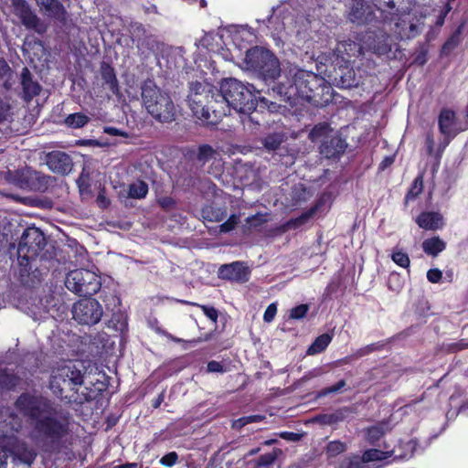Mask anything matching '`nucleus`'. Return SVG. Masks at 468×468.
I'll list each match as a JSON object with an SVG mask.
<instances>
[{
	"label": "nucleus",
	"mask_w": 468,
	"mask_h": 468,
	"mask_svg": "<svg viewBox=\"0 0 468 468\" xmlns=\"http://www.w3.org/2000/svg\"><path fill=\"white\" fill-rule=\"evenodd\" d=\"M46 245V239L37 228H27L24 230L17 247V260L21 266L27 267L35 260Z\"/></svg>",
	"instance_id": "obj_6"
},
{
	"label": "nucleus",
	"mask_w": 468,
	"mask_h": 468,
	"mask_svg": "<svg viewBox=\"0 0 468 468\" xmlns=\"http://www.w3.org/2000/svg\"><path fill=\"white\" fill-rule=\"evenodd\" d=\"M328 452L332 455L338 454L345 451V444L339 441H332L328 445Z\"/></svg>",
	"instance_id": "obj_53"
},
{
	"label": "nucleus",
	"mask_w": 468,
	"mask_h": 468,
	"mask_svg": "<svg viewBox=\"0 0 468 468\" xmlns=\"http://www.w3.org/2000/svg\"><path fill=\"white\" fill-rule=\"evenodd\" d=\"M10 106L7 102L0 100V122L5 121L9 115Z\"/></svg>",
	"instance_id": "obj_56"
},
{
	"label": "nucleus",
	"mask_w": 468,
	"mask_h": 468,
	"mask_svg": "<svg viewBox=\"0 0 468 468\" xmlns=\"http://www.w3.org/2000/svg\"><path fill=\"white\" fill-rule=\"evenodd\" d=\"M331 341L332 335H330L329 334L321 335L309 346L307 354L313 356L323 352L328 346Z\"/></svg>",
	"instance_id": "obj_29"
},
{
	"label": "nucleus",
	"mask_w": 468,
	"mask_h": 468,
	"mask_svg": "<svg viewBox=\"0 0 468 468\" xmlns=\"http://www.w3.org/2000/svg\"><path fill=\"white\" fill-rule=\"evenodd\" d=\"M12 5L14 7L15 15L18 16L19 19L31 11L30 6L25 0H12Z\"/></svg>",
	"instance_id": "obj_39"
},
{
	"label": "nucleus",
	"mask_w": 468,
	"mask_h": 468,
	"mask_svg": "<svg viewBox=\"0 0 468 468\" xmlns=\"http://www.w3.org/2000/svg\"><path fill=\"white\" fill-rule=\"evenodd\" d=\"M385 433L383 426H374L368 429L367 436L371 441L378 440Z\"/></svg>",
	"instance_id": "obj_46"
},
{
	"label": "nucleus",
	"mask_w": 468,
	"mask_h": 468,
	"mask_svg": "<svg viewBox=\"0 0 468 468\" xmlns=\"http://www.w3.org/2000/svg\"><path fill=\"white\" fill-rule=\"evenodd\" d=\"M261 217H262L261 215L252 216L251 218H248L247 222L250 225L256 227L258 224H260V222H262L265 220V219H262Z\"/></svg>",
	"instance_id": "obj_64"
},
{
	"label": "nucleus",
	"mask_w": 468,
	"mask_h": 468,
	"mask_svg": "<svg viewBox=\"0 0 468 468\" xmlns=\"http://www.w3.org/2000/svg\"><path fill=\"white\" fill-rule=\"evenodd\" d=\"M445 247V242L439 237L427 239L422 242V249L424 252L433 257L437 256L440 252L444 250Z\"/></svg>",
	"instance_id": "obj_27"
},
{
	"label": "nucleus",
	"mask_w": 468,
	"mask_h": 468,
	"mask_svg": "<svg viewBox=\"0 0 468 468\" xmlns=\"http://www.w3.org/2000/svg\"><path fill=\"white\" fill-rule=\"evenodd\" d=\"M65 285L77 294L92 295L100 290L101 283L95 272L87 269H77L67 274Z\"/></svg>",
	"instance_id": "obj_8"
},
{
	"label": "nucleus",
	"mask_w": 468,
	"mask_h": 468,
	"mask_svg": "<svg viewBox=\"0 0 468 468\" xmlns=\"http://www.w3.org/2000/svg\"><path fill=\"white\" fill-rule=\"evenodd\" d=\"M385 20L394 21V32L401 39L420 35L427 16L423 7L416 6L415 0H373Z\"/></svg>",
	"instance_id": "obj_3"
},
{
	"label": "nucleus",
	"mask_w": 468,
	"mask_h": 468,
	"mask_svg": "<svg viewBox=\"0 0 468 468\" xmlns=\"http://www.w3.org/2000/svg\"><path fill=\"white\" fill-rule=\"evenodd\" d=\"M331 133H332V130L327 123H320L318 125H315L313 128V130L309 133V138L313 142H316L319 140H323V142H324L326 139H329L330 136L333 135V134H331Z\"/></svg>",
	"instance_id": "obj_30"
},
{
	"label": "nucleus",
	"mask_w": 468,
	"mask_h": 468,
	"mask_svg": "<svg viewBox=\"0 0 468 468\" xmlns=\"http://www.w3.org/2000/svg\"><path fill=\"white\" fill-rule=\"evenodd\" d=\"M264 420V416L262 415H250L239 418L233 422V428L241 429L247 424L253 422H260Z\"/></svg>",
	"instance_id": "obj_40"
},
{
	"label": "nucleus",
	"mask_w": 468,
	"mask_h": 468,
	"mask_svg": "<svg viewBox=\"0 0 468 468\" xmlns=\"http://www.w3.org/2000/svg\"><path fill=\"white\" fill-rule=\"evenodd\" d=\"M158 203L163 208H165V209H170V208L174 207V206H175L174 199L169 197H164L159 198Z\"/></svg>",
	"instance_id": "obj_59"
},
{
	"label": "nucleus",
	"mask_w": 468,
	"mask_h": 468,
	"mask_svg": "<svg viewBox=\"0 0 468 468\" xmlns=\"http://www.w3.org/2000/svg\"><path fill=\"white\" fill-rule=\"evenodd\" d=\"M252 37L253 34L250 30L242 28L233 36V42L237 46L239 40L247 39L250 41Z\"/></svg>",
	"instance_id": "obj_49"
},
{
	"label": "nucleus",
	"mask_w": 468,
	"mask_h": 468,
	"mask_svg": "<svg viewBox=\"0 0 468 468\" xmlns=\"http://www.w3.org/2000/svg\"><path fill=\"white\" fill-rule=\"evenodd\" d=\"M208 85L192 82L187 96L188 105L193 114L203 123L214 124L223 116L230 114L231 110L250 115L256 109L257 97L252 86L246 85L236 79H227L220 85V91L211 92ZM253 117L242 120L244 125L253 122Z\"/></svg>",
	"instance_id": "obj_1"
},
{
	"label": "nucleus",
	"mask_w": 468,
	"mask_h": 468,
	"mask_svg": "<svg viewBox=\"0 0 468 468\" xmlns=\"http://www.w3.org/2000/svg\"><path fill=\"white\" fill-rule=\"evenodd\" d=\"M21 83L24 92L28 98L37 95L40 91L39 85L31 80V74L28 69L24 68L21 73Z\"/></svg>",
	"instance_id": "obj_24"
},
{
	"label": "nucleus",
	"mask_w": 468,
	"mask_h": 468,
	"mask_svg": "<svg viewBox=\"0 0 468 468\" xmlns=\"http://www.w3.org/2000/svg\"><path fill=\"white\" fill-rule=\"evenodd\" d=\"M422 187H423L422 177L418 176L413 181L412 186L410 187L409 193L407 194V197H406L407 200L415 198L417 196H419L422 191Z\"/></svg>",
	"instance_id": "obj_42"
},
{
	"label": "nucleus",
	"mask_w": 468,
	"mask_h": 468,
	"mask_svg": "<svg viewBox=\"0 0 468 468\" xmlns=\"http://www.w3.org/2000/svg\"><path fill=\"white\" fill-rule=\"evenodd\" d=\"M391 452H382L377 449H370L366 451L362 455V461L364 463H369L373 461H381L390 457Z\"/></svg>",
	"instance_id": "obj_33"
},
{
	"label": "nucleus",
	"mask_w": 468,
	"mask_h": 468,
	"mask_svg": "<svg viewBox=\"0 0 468 468\" xmlns=\"http://www.w3.org/2000/svg\"><path fill=\"white\" fill-rule=\"evenodd\" d=\"M441 277H442V273L438 269H431L427 272V279L429 282H431L432 283H436V282H440Z\"/></svg>",
	"instance_id": "obj_55"
},
{
	"label": "nucleus",
	"mask_w": 468,
	"mask_h": 468,
	"mask_svg": "<svg viewBox=\"0 0 468 468\" xmlns=\"http://www.w3.org/2000/svg\"><path fill=\"white\" fill-rule=\"evenodd\" d=\"M5 422H6V426H10L12 431H17L21 428V422L16 416L10 415L8 422L7 420H5Z\"/></svg>",
	"instance_id": "obj_57"
},
{
	"label": "nucleus",
	"mask_w": 468,
	"mask_h": 468,
	"mask_svg": "<svg viewBox=\"0 0 468 468\" xmlns=\"http://www.w3.org/2000/svg\"><path fill=\"white\" fill-rule=\"evenodd\" d=\"M141 95L144 106L155 120L162 122L175 120L176 110L172 99L153 80H147L144 82Z\"/></svg>",
	"instance_id": "obj_4"
},
{
	"label": "nucleus",
	"mask_w": 468,
	"mask_h": 468,
	"mask_svg": "<svg viewBox=\"0 0 468 468\" xmlns=\"http://www.w3.org/2000/svg\"><path fill=\"white\" fill-rule=\"evenodd\" d=\"M346 147V142L336 134L323 142L320 153L326 158H333L344 153Z\"/></svg>",
	"instance_id": "obj_17"
},
{
	"label": "nucleus",
	"mask_w": 468,
	"mask_h": 468,
	"mask_svg": "<svg viewBox=\"0 0 468 468\" xmlns=\"http://www.w3.org/2000/svg\"><path fill=\"white\" fill-rule=\"evenodd\" d=\"M47 165L54 173L66 175L72 169V161L69 154L63 152H52L47 156Z\"/></svg>",
	"instance_id": "obj_15"
},
{
	"label": "nucleus",
	"mask_w": 468,
	"mask_h": 468,
	"mask_svg": "<svg viewBox=\"0 0 468 468\" xmlns=\"http://www.w3.org/2000/svg\"><path fill=\"white\" fill-rule=\"evenodd\" d=\"M315 212V208L311 209L310 211L303 214L301 217L297 218L294 220L288 222L289 227L297 228L303 224H304Z\"/></svg>",
	"instance_id": "obj_45"
},
{
	"label": "nucleus",
	"mask_w": 468,
	"mask_h": 468,
	"mask_svg": "<svg viewBox=\"0 0 468 468\" xmlns=\"http://www.w3.org/2000/svg\"><path fill=\"white\" fill-rule=\"evenodd\" d=\"M239 222V218L236 215H232L229 217V218L223 224L220 225V231L221 232H229L232 230L235 226Z\"/></svg>",
	"instance_id": "obj_48"
},
{
	"label": "nucleus",
	"mask_w": 468,
	"mask_h": 468,
	"mask_svg": "<svg viewBox=\"0 0 468 468\" xmlns=\"http://www.w3.org/2000/svg\"><path fill=\"white\" fill-rule=\"evenodd\" d=\"M72 314L79 324L92 325L101 321L103 310L98 301L87 298L74 303Z\"/></svg>",
	"instance_id": "obj_9"
},
{
	"label": "nucleus",
	"mask_w": 468,
	"mask_h": 468,
	"mask_svg": "<svg viewBox=\"0 0 468 468\" xmlns=\"http://www.w3.org/2000/svg\"><path fill=\"white\" fill-rule=\"evenodd\" d=\"M207 371L216 373V372H223L224 370H223V366L221 365V363H219L218 361H210L207 364Z\"/></svg>",
	"instance_id": "obj_60"
},
{
	"label": "nucleus",
	"mask_w": 468,
	"mask_h": 468,
	"mask_svg": "<svg viewBox=\"0 0 468 468\" xmlns=\"http://www.w3.org/2000/svg\"><path fill=\"white\" fill-rule=\"evenodd\" d=\"M22 24L27 28L36 31L38 34L45 33L47 26L41 22L36 14L31 10L21 19Z\"/></svg>",
	"instance_id": "obj_25"
},
{
	"label": "nucleus",
	"mask_w": 468,
	"mask_h": 468,
	"mask_svg": "<svg viewBox=\"0 0 468 468\" xmlns=\"http://www.w3.org/2000/svg\"><path fill=\"white\" fill-rule=\"evenodd\" d=\"M220 44H222L221 37L213 32L205 33L204 36L196 42L197 47H202L209 52L218 51Z\"/></svg>",
	"instance_id": "obj_23"
},
{
	"label": "nucleus",
	"mask_w": 468,
	"mask_h": 468,
	"mask_svg": "<svg viewBox=\"0 0 468 468\" xmlns=\"http://www.w3.org/2000/svg\"><path fill=\"white\" fill-rule=\"evenodd\" d=\"M218 275L222 279L244 282L249 280V270L242 262L235 261L220 266Z\"/></svg>",
	"instance_id": "obj_13"
},
{
	"label": "nucleus",
	"mask_w": 468,
	"mask_h": 468,
	"mask_svg": "<svg viewBox=\"0 0 468 468\" xmlns=\"http://www.w3.org/2000/svg\"><path fill=\"white\" fill-rule=\"evenodd\" d=\"M101 74L105 81V84L108 85V88L113 92L118 91V84L117 79L114 73V69L108 64L103 63L101 67Z\"/></svg>",
	"instance_id": "obj_28"
},
{
	"label": "nucleus",
	"mask_w": 468,
	"mask_h": 468,
	"mask_svg": "<svg viewBox=\"0 0 468 468\" xmlns=\"http://www.w3.org/2000/svg\"><path fill=\"white\" fill-rule=\"evenodd\" d=\"M420 228L424 229H437L442 227V217L436 212H423L416 219Z\"/></svg>",
	"instance_id": "obj_22"
},
{
	"label": "nucleus",
	"mask_w": 468,
	"mask_h": 468,
	"mask_svg": "<svg viewBox=\"0 0 468 468\" xmlns=\"http://www.w3.org/2000/svg\"><path fill=\"white\" fill-rule=\"evenodd\" d=\"M22 24L27 28L36 31L38 34L45 33L47 26L41 22L36 14L31 10L21 19Z\"/></svg>",
	"instance_id": "obj_26"
},
{
	"label": "nucleus",
	"mask_w": 468,
	"mask_h": 468,
	"mask_svg": "<svg viewBox=\"0 0 468 468\" xmlns=\"http://www.w3.org/2000/svg\"><path fill=\"white\" fill-rule=\"evenodd\" d=\"M88 122V116L80 112L69 114L65 120V123L71 128H81Z\"/></svg>",
	"instance_id": "obj_34"
},
{
	"label": "nucleus",
	"mask_w": 468,
	"mask_h": 468,
	"mask_svg": "<svg viewBox=\"0 0 468 468\" xmlns=\"http://www.w3.org/2000/svg\"><path fill=\"white\" fill-rule=\"evenodd\" d=\"M45 15L59 21H65L67 12L58 0H35Z\"/></svg>",
	"instance_id": "obj_18"
},
{
	"label": "nucleus",
	"mask_w": 468,
	"mask_h": 468,
	"mask_svg": "<svg viewBox=\"0 0 468 468\" xmlns=\"http://www.w3.org/2000/svg\"><path fill=\"white\" fill-rule=\"evenodd\" d=\"M309 310L307 304H300L291 310L290 318L292 319H302L303 318Z\"/></svg>",
	"instance_id": "obj_44"
},
{
	"label": "nucleus",
	"mask_w": 468,
	"mask_h": 468,
	"mask_svg": "<svg viewBox=\"0 0 468 468\" xmlns=\"http://www.w3.org/2000/svg\"><path fill=\"white\" fill-rule=\"evenodd\" d=\"M177 454L175 452H169L163 456L160 460V463L164 466H173L177 461Z\"/></svg>",
	"instance_id": "obj_51"
},
{
	"label": "nucleus",
	"mask_w": 468,
	"mask_h": 468,
	"mask_svg": "<svg viewBox=\"0 0 468 468\" xmlns=\"http://www.w3.org/2000/svg\"><path fill=\"white\" fill-rule=\"evenodd\" d=\"M202 217L208 221H221L226 217V211L213 206H207L202 209Z\"/></svg>",
	"instance_id": "obj_32"
},
{
	"label": "nucleus",
	"mask_w": 468,
	"mask_h": 468,
	"mask_svg": "<svg viewBox=\"0 0 468 468\" xmlns=\"http://www.w3.org/2000/svg\"><path fill=\"white\" fill-rule=\"evenodd\" d=\"M16 407L23 415L35 420L31 438L36 443L53 442L66 434V423L55 417L48 399L24 394L16 400Z\"/></svg>",
	"instance_id": "obj_2"
},
{
	"label": "nucleus",
	"mask_w": 468,
	"mask_h": 468,
	"mask_svg": "<svg viewBox=\"0 0 468 468\" xmlns=\"http://www.w3.org/2000/svg\"><path fill=\"white\" fill-rule=\"evenodd\" d=\"M276 313H277V305L276 303H271L267 309L265 310L264 312V314H263V320L266 322V323H271L275 315H276Z\"/></svg>",
	"instance_id": "obj_52"
},
{
	"label": "nucleus",
	"mask_w": 468,
	"mask_h": 468,
	"mask_svg": "<svg viewBox=\"0 0 468 468\" xmlns=\"http://www.w3.org/2000/svg\"><path fill=\"white\" fill-rule=\"evenodd\" d=\"M218 155V152L207 144L201 145L198 149L197 159L202 163L216 159Z\"/></svg>",
	"instance_id": "obj_38"
},
{
	"label": "nucleus",
	"mask_w": 468,
	"mask_h": 468,
	"mask_svg": "<svg viewBox=\"0 0 468 468\" xmlns=\"http://www.w3.org/2000/svg\"><path fill=\"white\" fill-rule=\"evenodd\" d=\"M348 18L351 22L364 24L370 20L371 12L364 0H348Z\"/></svg>",
	"instance_id": "obj_16"
},
{
	"label": "nucleus",
	"mask_w": 468,
	"mask_h": 468,
	"mask_svg": "<svg viewBox=\"0 0 468 468\" xmlns=\"http://www.w3.org/2000/svg\"><path fill=\"white\" fill-rule=\"evenodd\" d=\"M391 259L397 265L402 268H408L410 263L408 254L400 250H395L391 254Z\"/></svg>",
	"instance_id": "obj_41"
},
{
	"label": "nucleus",
	"mask_w": 468,
	"mask_h": 468,
	"mask_svg": "<svg viewBox=\"0 0 468 468\" xmlns=\"http://www.w3.org/2000/svg\"><path fill=\"white\" fill-rule=\"evenodd\" d=\"M264 58L263 65L259 70V74L265 80H274L280 75V63L278 58L269 51V56Z\"/></svg>",
	"instance_id": "obj_21"
},
{
	"label": "nucleus",
	"mask_w": 468,
	"mask_h": 468,
	"mask_svg": "<svg viewBox=\"0 0 468 468\" xmlns=\"http://www.w3.org/2000/svg\"><path fill=\"white\" fill-rule=\"evenodd\" d=\"M239 222V218L236 215H232L229 217V218L223 224L220 225V231L221 232H229L232 230L235 226Z\"/></svg>",
	"instance_id": "obj_47"
},
{
	"label": "nucleus",
	"mask_w": 468,
	"mask_h": 468,
	"mask_svg": "<svg viewBox=\"0 0 468 468\" xmlns=\"http://www.w3.org/2000/svg\"><path fill=\"white\" fill-rule=\"evenodd\" d=\"M18 382V378L7 372L6 370H0V389H10L15 387Z\"/></svg>",
	"instance_id": "obj_35"
},
{
	"label": "nucleus",
	"mask_w": 468,
	"mask_h": 468,
	"mask_svg": "<svg viewBox=\"0 0 468 468\" xmlns=\"http://www.w3.org/2000/svg\"><path fill=\"white\" fill-rule=\"evenodd\" d=\"M215 53L221 56L225 60H232L235 58V55L229 48L225 49L221 45L218 47V51Z\"/></svg>",
	"instance_id": "obj_58"
},
{
	"label": "nucleus",
	"mask_w": 468,
	"mask_h": 468,
	"mask_svg": "<svg viewBox=\"0 0 468 468\" xmlns=\"http://www.w3.org/2000/svg\"><path fill=\"white\" fill-rule=\"evenodd\" d=\"M81 365L72 361L63 362L53 370L50 380V388L55 394H61L65 388H72L83 383Z\"/></svg>",
	"instance_id": "obj_7"
},
{
	"label": "nucleus",
	"mask_w": 468,
	"mask_h": 468,
	"mask_svg": "<svg viewBox=\"0 0 468 468\" xmlns=\"http://www.w3.org/2000/svg\"><path fill=\"white\" fill-rule=\"evenodd\" d=\"M388 37L382 35L378 37V41L372 36V34H367L363 38L364 49L372 50L377 54H386L390 50V45L388 41Z\"/></svg>",
	"instance_id": "obj_20"
},
{
	"label": "nucleus",
	"mask_w": 468,
	"mask_h": 468,
	"mask_svg": "<svg viewBox=\"0 0 468 468\" xmlns=\"http://www.w3.org/2000/svg\"><path fill=\"white\" fill-rule=\"evenodd\" d=\"M345 386H346V381L340 380L336 384L321 390L319 393V396L323 397V396H326L330 393H335V392L339 391L341 388H343Z\"/></svg>",
	"instance_id": "obj_50"
},
{
	"label": "nucleus",
	"mask_w": 468,
	"mask_h": 468,
	"mask_svg": "<svg viewBox=\"0 0 468 468\" xmlns=\"http://www.w3.org/2000/svg\"><path fill=\"white\" fill-rule=\"evenodd\" d=\"M439 127L441 133L446 137L452 138L458 133L459 129L457 128L455 114L452 111H441L439 116Z\"/></svg>",
	"instance_id": "obj_19"
},
{
	"label": "nucleus",
	"mask_w": 468,
	"mask_h": 468,
	"mask_svg": "<svg viewBox=\"0 0 468 468\" xmlns=\"http://www.w3.org/2000/svg\"><path fill=\"white\" fill-rule=\"evenodd\" d=\"M275 460V457L272 455V454H264L262 456H261L260 460H259V464L260 465H269L271 463H272Z\"/></svg>",
	"instance_id": "obj_62"
},
{
	"label": "nucleus",
	"mask_w": 468,
	"mask_h": 468,
	"mask_svg": "<svg viewBox=\"0 0 468 468\" xmlns=\"http://www.w3.org/2000/svg\"><path fill=\"white\" fill-rule=\"evenodd\" d=\"M361 41L362 43H356L350 40L338 43L335 50L330 58L332 63L338 67H343L344 64L347 63L353 57L362 54L364 50V43L363 39Z\"/></svg>",
	"instance_id": "obj_10"
},
{
	"label": "nucleus",
	"mask_w": 468,
	"mask_h": 468,
	"mask_svg": "<svg viewBox=\"0 0 468 468\" xmlns=\"http://www.w3.org/2000/svg\"><path fill=\"white\" fill-rule=\"evenodd\" d=\"M7 452L14 461H18L27 465L33 463L37 455L34 450L28 449L25 442L18 441L16 438L9 439Z\"/></svg>",
	"instance_id": "obj_12"
},
{
	"label": "nucleus",
	"mask_w": 468,
	"mask_h": 468,
	"mask_svg": "<svg viewBox=\"0 0 468 468\" xmlns=\"http://www.w3.org/2000/svg\"><path fill=\"white\" fill-rule=\"evenodd\" d=\"M198 307H200L205 314L207 317H208L211 321L216 322L218 319V311L214 307H209L206 305H199L197 304Z\"/></svg>",
	"instance_id": "obj_54"
},
{
	"label": "nucleus",
	"mask_w": 468,
	"mask_h": 468,
	"mask_svg": "<svg viewBox=\"0 0 468 468\" xmlns=\"http://www.w3.org/2000/svg\"><path fill=\"white\" fill-rule=\"evenodd\" d=\"M269 56V50L255 47L246 51L245 57L240 63V67L246 70L259 72L264 62V58Z\"/></svg>",
	"instance_id": "obj_14"
},
{
	"label": "nucleus",
	"mask_w": 468,
	"mask_h": 468,
	"mask_svg": "<svg viewBox=\"0 0 468 468\" xmlns=\"http://www.w3.org/2000/svg\"><path fill=\"white\" fill-rule=\"evenodd\" d=\"M5 179L7 183L27 191H45L50 183L49 176L28 166L7 170Z\"/></svg>",
	"instance_id": "obj_5"
},
{
	"label": "nucleus",
	"mask_w": 468,
	"mask_h": 468,
	"mask_svg": "<svg viewBox=\"0 0 468 468\" xmlns=\"http://www.w3.org/2000/svg\"><path fill=\"white\" fill-rule=\"evenodd\" d=\"M3 449H0V468H5L6 467V459H7V452L4 449L6 445L5 444V441L1 443Z\"/></svg>",
	"instance_id": "obj_63"
},
{
	"label": "nucleus",
	"mask_w": 468,
	"mask_h": 468,
	"mask_svg": "<svg viewBox=\"0 0 468 468\" xmlns=\"http://www.w3.org/2000/svg\"><path fill=\"white\" fill-rule=\"evenodd\" d=\"M283 141V135L280 133H273L266 136L262 140L264 147L268 150H276L282 142Z\"/></svg>",
	"instance_id": "obj_37"
},
{
	"label": "nucleus",
	"mask_w": 468,
	"mask_h": 468,
	"mask_svg": "<svg viewBox=\"0 0 468 468\" xmlns=\"http://www.w3.org/2000/svg\"><path fill=\"white\" fill-rule=\"evenodd\" d=\"M318 78L315 74L304 71L302 69H297L294 73L293 85L290 86V96L298 93L299 96L303 98H309V91L313 90V82L317 81Z\"/></svg>",
	"instance_id": "obj_11"
},
{
	"label": "nucleus",
	"mask_w": 468,
	"mask_h": 468,
	"mask_svg": "<svg viewBox=\"0 0 468 468\" xmlns=\"http://www.w3.org/2000/svg\"><path fill=\"white\" fill-rule=\"evenodd\" d=\"M148 193V186L145 182L138 180L131 184L128 187V197L135 199H142Z\"/></svg>",
	"instance_id": "obj_31"
},
{
	"label": "nucleus",
	"mask_w": 468,
	"mask_h": 468,
	"mask_svg": "<svg viewBox=\"0 0 468 468\" xmlns=\"http://www.w3.org/2000/svg\"><path fill=\"white\" fill-rule=\"evenodd\" d=\"M463 32V25H461L456 31L448 38V40L442 46V52L449 53L454 49L460 43V36Z\"/></svg>",
	"instance_id": "obj_36"
},
{
	"label": "nucleus",
	"mask_w": 468,
	"mask_h": 468,
	"mask_svg": "<svg viewBox=\"0 0 468 468\" xmlns=\"http://www.w3.org/2000/svg\"><path fill=\"white\" fill-rule=\"evenodd\" d=\"M103 131L105 133L113 135V136H125L126 135L125 133L120 131L119 129H117L115 127L106 126V127H104Z\"/></svg>",
	"instance_id": "obj_61"
},
{
	"label": "nucleus",
	"mask_w": 468,
	"mask_h": 468,
	"mask_svg": "<svg viewBox=\"0 0 468 468\" xmlns=\"http://www.w3.org/2000/svg\"><path fill=\"white\" fill-rule=\"evenodd\" d=\"M12 75V71L6 61L0 58V81H3L5 87H7V82Z\"/></svg>",
	"instance_id": "obj_43"
}]
</instances>
